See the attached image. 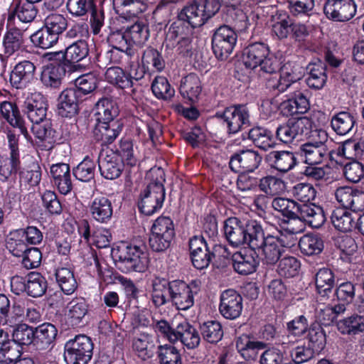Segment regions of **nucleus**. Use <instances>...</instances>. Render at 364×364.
<instances>
[{
    "label": "nucleus",
    "instance_id": "f257e3e1",
    "mask_svg": "<svg viewBox=\"0 0 364 364\" xmlns=\"http://www.w3.org/2000/svg\"><path fill=\"white\" fill-rule=\"evenodd\" d=\"M147 186L141 194L138 206L146 215H151L159 210L165 199V173L160 167L151 168L146 175Z\"/></svg>",
    "mask_w": 364,
    "mask_h": 364
},
{
    "label": "nucleus",
    "instance_id": "f03ea898",
    "mask_svg": "<svg viewBox=\"0 0 364 364\" xmlns=\"http://www.w3.org/2000/svg\"><path fill=\"white\" fill-rule=\"evenodd\" d=\"M262 225L255 220H245L237 217H230L224 221L223 230L226 240L232 247L247 245L250 248L252 242L258 235Z\"/></svg>",
    "mask_w": 364,
    "mask_h": 364
},
{
    "label": "nucleus",
    "instance_id": "7ed1b4c3",
    "mask_svg": "<svg viewBox=\"0 0 364 364\" xmlns=\"http://www.w3.org/2000/svg\"><path fill=\"white\" fill-rule=\"evenodd\" d=\"M117 267L124 273L143 272L148 264L144 247L128 242H121L112 251Z\"/></svg>",
    "mask_w": 364,
    "mask_h": 364
},
{
    "label": "nucleus",
    "instance_id": "20e7f679",
    "mask_svg": "<svg viewBox=\"0 0 364 364\" xmlns=\"http://www.w3.org/2000/svg\"><path fill=\"white\" fill-rule=\"evenodd\" d=\"M227 251L225 246L215 245L210 250L203 236H193L189 240V252L192 264L197 269H204L209 267L212 259L216 254L224 253Z\"/></svg>",
    "mask_w": 364,
    "mask_h": 364
},
{
    "label": "nucleus",
    "instance_id": "39448f33",
    "mask_svg": "<svg viewBox=\"0 0 364 364\" xmlns=\"http://www.w3.org/2000/svg\"><path fill=\"white\" fill-rule=\"evenodd\" d=\"M180 93L186 100V106L182 104L174 105V111L178 114H199L196 103L202 92V85L199 77L195 73H190L183 77L180 85Z\"/></svg>",
    "mask_w": 364,
    "mask_h": 364
},
{
    "label": "nucleus",
    "instance_id": "423d86ee",
    "mask_svg": "<svg viewBox=\"0 0 364 364\" xmlns=\"http://www.w3.org/2000/svg\"><path fill=\"white\" fill-rule=\"evenodd\" d=\"M93 343L85 335L76 336L65 345L64 358L67 364H87L92 356Z\"/></svg>",
    "mask_w": 364,
    "mask_h": 364
},
{
    "label": "nucleus",
    "instance_id": "0eeeda50",
    "mask_svg": "<svg viewBox=\"0 0 364 364\" xmlns=\"http://www.w3.org/2000/svg\"><path fill=\"white\" fill-rule=\"evenodd\" d=\"M258 238L252 242L250 248L260 252L262 260L269 264H274L282 256L284 248L279 239L272 235H265L263 228L259 230Z\"/></svg>",
    "mask_w": 364,
    "mask_h": 364
},
{
    "label": "nucleus",
    "instance_id": "6e6552de",
    "mask_svg": "<svg viewBox=\"0 0 364 364\" xmlns=\"http://www.w3.org/2000/svg\"><path fill=\"white\" fill-rule=\"evenodd\" d=\"M237 34L228 25H222L214 32L212 37V49L220 60H227L236 46Z\"/></svg>",
    "mask_w": 364,
    "mask_h": 364
},
{
    "label": "nucleus",
    "instance_id": "1a4fd4ad",
    "mask_svg": "<svg viewBox=\"0 0 364 364\" xmlns=\"http://www.w3.org/2000/svg\"><path fill=\"white\" fill-rule=\"evenodd\" d=\"M262 156L252 149H241L234 153L230 159L229 166L237 173H253L261 165Z\"/></svg>",
    "mask_w": 364,
    "mask_h": 364
},
{
    "label": "nucleus",
    "instance_id": "9d476101",
    "mask_svg": "<svg viewBox=\"0 0 364 364\" xmlns=\"http://www.w3.org/2000/svg\"><path fill=\"white\" fill-rule=\"evenodd\" d=\"M28 119L32 123L31 130L35 136L42 142L43 149H53L55 142V132L51 127V121L44 116L27 115Z\"/></svg>",
    "mask_w": 364,
    "mask_h": 364
},
{
    "label": "nucleus",
    "instance_id": "9b49d317",
    "mask_svg": "<svg viewBox=\"0 0 364 364\" xmlns=\"http://www.w3.org/2000/svg\"><path fill=\"white\" fill-rule=\"evenodd\" d=\"M323 12L326 16L336 21H347L355 14L356 6L354 0H325Z\"/></svg>",
    "mask_w": 364,
    "mask_h": 364
},
{
    "label": "nucleus",
    "instance_id": "f8f14e48",
    "mask_svg": "<svg viewBox=\"0 0 364 364\" xmlns=\"http://www.w3.org/2000/svg\"><path fill=\"white\" fill-rule=\"evenodd\" d=\"M294 220H299L309 226L318 228L326 221L323 208L314 203H298Z\"/></svg>",
    "mask_w": 364,
    "mask_h": 364
},
{
    "label": "nucleus",
    "instance_id": "ddd939ff",
    "mask_svg": "<svg viewBox=\"0 0 364 364\" xmlns=\"http://www.w3.org/2000/svg\"><path fill=\"white\" fill-rule=\"evenodd\" d=\"M7 247L16 257L23 256L22 264L28 269L37 268L40 266L42 259V253L37 247L25 249L22 241L14 240L10 238L7 242Z\"/></svg>",
    "mask_w": 364,
    "mask_h": 364
},
{
    "label": "nucleus",
    "instance_id": "4468645a",
    "mask_svg": "<svg viewBox=\"0 0 364 364\" xmlns=\"http://www.w3.org/2000/svg\"><path fill=\"white\" fill-rule=\"evenodd\" d=\"M232 262L236 272L242 275H248L256 272L259 259L257 252L250 248L235 252L232 256Z\"/></svg>",
    "mask_w": 364,
    "mask_h": 364
},
{
    "label": "nucleus",
    "instance_id": "2eb2a0df",
    "mask_svg": "<svg viewBox=\"0 0 364 364\" xmlns=\"http://www.w3.org/2000/svg\"><path fill=\"white\" fill-rule=\"evenodd\" d=\"M242 307V298L236 291L228 289L222 293L219 311L224 318L230 320L238 318Z\"/></svg>",
    "mask_w": 364,
    "mask_h": 364
},
{
    "label": "nucleus",
    "instance_id": "dca6fc26",
    "mask_svg": "<svg viewBox=\"0 0 364 364\" xmlns=\"http://www.w3.org/2000/svg\"><path fill=\"white\" fill-rule=\"evenodd\" d=\"M124 163L120 161L117 153L101 152L98 157L99 170L102 177L114 180L120 176L123 171Z\"/></svg>",
    "mask_w": 364,
    "mask_h": 364
},
{
    "label": "nucleus",
    "instance_id": "f3484780",
    "mask_svg": "<svg viewBox=\"0 0 364 364\" xmlns=\"http://www.w3.org/2000/svg\"><path fill=\"white\" fill-rule=\"evenodd\" d=\"M134 50H123L110 48L102 50L96 57L97 65L100 68H106L111 64L129 65L134 55Z\"/></svg>",
    "mask_w": 364,
    "mask_h": 364
},
{
    "label": "nucleus",
    "instance_id": "a211bd4d",
    "mask_svg": "<svg viewBox=\"0 0 364 364\" xmlns=\"http://www.w3.org/2000/svg\"><path fill=\"white\" fill-rule=\"evenodd\" d=\"M173 284V287L171 289V302L178 310L186 311L192 307L194 304V294L197 292L196 286H195L196 290L193 291L191 286L183 281L177 280V282Z\"/></svg>",
    "mask_w": 364,
    "mask_h": 364
},
{
    "label": "nucleus",
    "instance_id": "6ab92c4d",
    "mask_svg": "<svg viewBox=\"0 0 364 364\" xmlns=\"http://www.w3.org/2000/svg\"><path fill=\"white\" fill-rule=\"evenodd\" d=\"M180 340L188 349H195L200 343V335L196 328L186 321H183L175 328V333L170 336V342Z\"/></svg>",
    "mask_w": 364,
    "mask_h": 364
},
{
    "label": "nucleus",
    "instance_id": "aec40b11",
    "mask_svg": "<svg viewBox=\"0 0 364 364\" xmlns=\"http://www.w3.org/2000/svg\"><path fill=\"white\" fill-rule=\"evenodd\" d=\"M35 65L29 60L16 64L10 74V82L17 89L25 88L34 78Z\"/></svg>",
    "mask_w": 364,
    "mask_h": 364
},
{
    "label": "nucleus",
    "instance_id": "412c9836",
    "mask_svg": "<svg viewBox=\"0 0 364 364\" xmlns=\"http://www.w3.org/2000/svg\"><path fill=\"white\" fill-rule=\"evenodd\" d=\"M270 53L269 46L263 42H255L246 46L242 52V60L247 68L257 69L258 65Z\"/></svg>",
    "mask_w": 364,
    "mask_h": 364
},
{
    "label": "nucleus",
    "instance_id": "4be33fe9",
    "mask_svg": "<svg viewBox=\"0 0 364 364\" xmlns=\"http://www.w3.org/2000/svg\"><path fill=\"white\" fill-rule=\"evenodd\" d=\"M235 346L241 356L245 360L250 361L255 360L259 351L266 349L267 343L256 341L250 336L243 334L236 339Z\"/></svg>",
    "mask_w": 364,
    "mask_h": 364
},
{
    "label": "nucleus",
    "instance_id": "5701e85b",
    "mask_svg": "<svg viewBox=\"0 0 364 364\" xmlns=\"http://www.w3.org/2000/svg\"><path fill=\"white\" fill-rule=\"evenodd\" d=\"M91 218L99 223L107 224L112 218L113 206L112 201L105 196L95 198L89 205Z\"/></svg>",
    "mask_w": 364,
    "mask_h": 364
},
{
    "label": "nucleus",
    "instance_id": "b1692460",
    "mask_svg": "<svg viewBox=\"0 0 364 364\" xmlns=\"http://www.w3.org/2000/svg\"><path fill=\"white\" fill-rule=\"evenodd\" d=\"M53 183L61 194L66 195L73 189L70 166L68 164L58 163L50 166Z\"/></svg>",
    "mask_w": 364,
    "mask_h": 364
},
{
    "label": "nucleus",
    "instance_id": "393cba45",
    "mask_svg": "<svg viewBox=\"0 0 364 364\" xmlns=\"http://www.w3.org/2000/svg\"><path fill=\"white\" fill-rule=\"evenodd\" d=\"M66 74L65 65L50 63L43 68L41 80L44 86L53 89H60Z\"/></svg>",
    "mask_w": 364,
    "mask_h": 364
},
{
    "label": "nucleus",
    "instance_id": "a878e982",
    "mask_svg": "<svg viewBox=\"0 0 364 364\" xmlns=\"http://www.w3.org/2000/svg\"><path fill=\"white\" fill-rule=\"evenodd\" d=\"M267 160L273 168L284 173L292 169L297 163L296 154L288 151H271Z\"/></svg>",
    "mask_w": 364,
    "mask_h": 364
},
{
    "label": "nucleus",
    "instance_id": "bb28decb",
    "mask_svg": "<svg viewBox=\"0 0 364 364\" xmlns=\"http://www.w3.org/2000/svg\"><path fill=\"white\" fill-rule=\"evenodd\" d=\"M57 328L50 323H44L35 328L34 348L38 350L50 348L56 338Z\"/></svg>",
    "mask_w": 364,
    "mask_h": 364
},
{
    "label": "nucleus",
    "instance_id": "cd10ccee",
    "mask_svg": "<svg viewBox=\"0 0 364 364\" xmlns=\"http://www.w3.org/2000/svg\"><path fill=\"white\" fill-rule=\"evenodd\" d=\"M177 280L171 282L167 281L166 279L156 278L152 283V301L156 306H161L171 301L172 298V290L173 284Z\"/></svg>",
    "mask_w": 364,
    "mask_h": 364
},
{
    "label": "nucleus",
    "instance_id": "c85d7f7f",
    "mask_svg": "<svg viewBox=\"0 0 364 364\" xmlns=\"http://www.w3.org/2000/svg\"><path fill=\"white\" fill-rule=\"evenodd\" d=\"M306 70L309 74L306 80L307 85L313 89H321L327 80L326 63L318 59L309 63Z\"/></svg>",
    "mask_w": 364,
    "mask_h": 364
},
{
    "label": "nucleus",
    "instance_id": "c756f323",
    "mask_svg": "<svg viewBox=\"0 0 364 364\" xmlns=\"http://www.w3.org/2000/svg\"><path fill=\"white\" fill-rule=\"evenodd\" d=\"M178 18L180 21L187 22L193 28L200 27L207 21L197 0H193L184 6L178 13Z\"/></svg>",
    "mask_w": 364,
    "mask_h": 364
},
{
    "label": "nucleus",
    "instance_id": "7c9ffc66",
    "mask_svg": "<svg viewBox=\"0 0 364 364\" xmlns=\"http://www.w3.org/2000/svg\"><path fill=\"white\" fill-rule=\"evenodd\" d=\"M338 331L343 335L354 336L364 333V315L352 314L337 322Z\"/></svg>",
    "mask_w": 364,
    "mask_h": 364
},
{
    "label": "nucleus",
    "instance_id": "2f4dec72",
    "mask_svg": "<svg viewBox=\"0 0 364 364\" xmlns=\"http://www.w3.org/2000/svg\"><path fill=\"white\" fill-rule=\"evenodd\" d=\"M315 283L318 294L326 300L332 294L335 284L333 272L328 268L320 269L315 275Z\"/></svg>",
    "mask_w": 364,
    "mask_h": 364
},
{
    "label": "nucleus",
    "instance_id": "473e14b6",
    "mask_svg": "<svg viewBox=\"0 0 364 364\" xmlns=\"http://www.w3.org/2000/svg\"><path fill=\"white\" fill-rule=\"evenodd\" d=\"M88 304L83 297L73 299L66 306L67 316L72 326H78L88 313Z\"/></svg>",
    "mask_w": 364,
    "mask_h": 364
},
{
    "label": "nucleus",
    "instance_id": "72a5a7b5",
    "mask_svg": "<svg viewBox=\"0 0 364 364\" xmlns=\"http://www.w3.org/2000/svg\"><path fill=\"white\" fill-rule=\"evenodd\" d=\"M117 117V115H104V117L97 119L96 127L100 131L103 129L107 132L106 135L109 143H112L117 137L124 126L123 119H118Z\"/></svg>",
    "mask_w": 364,
    "mask_h": 364
},
{
    "label": "nucleus",
    "instance_id": "f704fd0d",
    "mask_svg": "<svg viewBox=\"0 0 364 364\" xmlns=\"http://www.w3.org/2000/svg\"><path fill=\"white\" fill-rule=\"evenodd\" d=\"M77 92L74 89H65L60 95L58 99L57 108L58 114H77L80 110V106L77 102Z\"/></svg>",
    "mask_w": 364,
    "mask_h": 364
},
{
    "label": "nucleus",
    "instance_id": "c9c22d12",
    "mask_svg": "<svg viewBox=\"0 0 364 364\" xmlns=\"http://www.w3.org/2000/svg\"><path fill=\"white\" fill-rule=\"evenodd\" d=\"M331 222L335 228L341 232H349L357 228L352 213L345 208L335 209L331 214Z\"/></svg>",
    "mask_w": 364,
    "mask_h": 364
},
{
    "label": "nucleus",
    "instance_id": "e433bc0d",
    "mask_svg": "<svg viewBox=\"0 0 364 364\" xmlns=\"http://www.w3.org/2000/svg\"><path fill=\"white\" fill-rule=\"evenodd\" d=\"M299 247L301 253L307 256H312L320 254L323 251L324 245L319 235L306 234L300 238Z\"/></svg>",
    "mask_w": 364,
    "mask_h": 364
},
{
    "label": "nucleus",
    "instance_id": "4c0bfd02",
    "mask_svg": "<svg viewBox=\"0 0 364 364\" xmlns=\"http://www.w3.org/2000/svg\"><path fill=\"white\" fill-rule=\"evenodd\" d=\"M301 151L305 158V162L309 165H316L323 161L330 151L328 147L319 146L306 142L301 146Z\"/></svg>",
    "mask_w": 364,
    "mask_h": 364
},
{
    "label": "nucleus",
    "instance_id": "58836bf2",
    "mask_svg": "<svg viewBox=\"0 0 364 364\" xmlns=\"http://www.w3.org/2000/svg\"><path fill=\"white\" fill-rule=\"evenodd\" d=\"M106 80L121 89L132 87L134 82L132 81L131 74L127 73L119 67L112 66L105 72Z\"/></svg>",
    "mask_w": 364,
    "mask_h": 364
},
{
    "label": "nucleus",
    "instance_id": "ea45409f",
    "mask_svg": "<svg viewBox=\"0 0 364 364\" xmlns=\"http://www.w3.org/2000/svg\"><path fill=\"white\" fill-rule=\"evenodd\" d=\"M26 294L33 298L42 296L46 291L48 284L39 272H31L27 274Z\"/></svg>",
    "mask_w": 364,
    "mask_h": 364
},
{
    "label": "nucleus",
    "instance_id": "a19ab883",
    "mask_svg": "<svg viewBox=\"0 0 364 364\" xmlns=\"http://www.w3.org/2000/svg\"><path fill=\"white\" fill-rule=\"evenodd\" d=\"M248 136L256 146L264 151H267L275 145L271 132L262 127L251 129L248 132Z\"/></svg>",
    "mask_w": 364,
    "mask_h": 364
},
{
    "label": "nucleus",
    "instance_id": "79ce46f5",
    "mask_svg": "<svg viewBox=\"0 0 364 364\" xmlns=\"http://www.w3.org/2000/svg\"><path fill=\"white\" fill-rule=\"evenodd\" d=\"M56 282L65 294H73L77 289V282L73 272L70 268L60 267L55 270Z\"/></svg>",
    "mask_w": 364,
    "mask_h": 364
},
{
    "label": "nucleus",
    "instance_id": "37998d69",
    "mask_svg": "<svg viewBox=\"0 0 364 364\" xmlns=\"http://www.w3.org/2000/svg\"><path fill=\"white\" fill-rule=\"evenodd\" d=\"M38 9L35 3L28 0L19 1L15 4L13 14L23 23L32 22L37 16Z\"/></svg>",
    "mask_w": 364,
    "mask_h": 364
},
{
    "label": "nucleus",
    "instance_id": "c03bdc74",
    "mask_svg": "<svg viewBox=\"0 0 364 364\" xmlns=\"http://www.w3.org/2000/svg\"><path fill=\"white\" fill-rule=\"evenodd\" d=\"M307 339L309 348L316 352L322 350L326 343V333L320 323H313L308 328Z\"/></svg>",
    "mask_w": 364,
    "mask_h": 364
},
{
    "label": "nucleus",
    "instance_id": "a18cd8bd",
    "mask_svg": "<svg viewBox=\"0 0 364 364\" xmlns=\"http://www.w3.org/2000/svg\"><path fill=\"white\" fill-rule=\"evenodd\" d=\"M200 334L203 339L210 343H216L223 336V330L220 322L208 321L200 325Z\"/></svg>",
    "mask_w": 364,
    "mask_h": 364
},
{
    "label": "nucleus",
    "instance_id": "49530a36",
    "mask_svg": "<svg viewBox=\"0 0 364 364\" xmlns=\"http://www.w3.org/2000/svg\"><path fill=\"white\" fill-rule=\"evenodd\" d=\"M23 33L18 28L9 30L4 36L3 44L5 53L12 55L23 46Z\"/></svg>",
    "mask_w": 364,
    "mask_h": 364
},
{
    "label": "nucleus",
    "instance_id": "de8ad7c7",
    "mask_svg": "<svg viewBox=\"0 0 364 364\" xmlns=\"http://www.w3.org/2000/svg\"><path fill=\"white\" fill-rule=\"evenodd\" d=\"M127 39L130 43L142 44L149 37V29L148 26L142 21H136L125 29Z\"/></svg>",
    "mask_w": 364,
    "mask_h": 364
},
{
    "label": "nucleus",
    "instance_id": "09e8293b",
    "mask_svg": "<svg viewBox=\"0 0 364 364\" xmlns=\"http://www.w3.org/2000/svg\"><path fill=\"white\" fill-rule=\"evenodd\" d=\"M12 341L16 345L31 346L34 347L35 328L25 323L18 324L12 333Z\"/></svg>",
    "mask_w": 364,
    "mask_h": 364
},
{
    "label": "nucleus",
    "instance_id": "8fccbe9b",
    "mask_svg": "<svg viewBox=\"0 0 364 364\" xmlns=\"http://www.w3.org/2000/svg\"><path fill=\"white\" fill-rule=\"evenodd\" d=\"M89 53V48L85 41H77L69 46L65 50L68 64L77 63L85 58Z\"/></svg>",
    "mask_w": 364,
    "mask_h": 364
},
{
    "label": "nucleus",
    "instance_id": "3c124183",
    "mask_svg": "<svg viewBox=\"0 0 364 364\" xmlns=\"http://www.w3.org/2000/svg\"><path fill=\"white\" fill-rule=\"evenodd\" d=\"M297 205L298 203L295 200L285 198H275L272 201L273 209L280 212L284 217L288 218V220L285 221L287 224L290 223V220H294Z\"/></svg>",
    "mask_w": 364,
    "mask_h": 364
},
{
    "label": "nucleus",
    "instance_id": "603ef678",
    "mask_svg": "<svg viewBox=\"0 0 364 364\" xmlns=\"http://www.w3.org/2000/svg\"><path fill=\"white\" fill-rule=\"evenodd\" d=\"M59 37L51 33L46 27H43L31 36V42L37 47L48 49L53 47L58 41Z\"/></svg>",
    "mask_w": 364,
    "mask_h": 364
},
{
    "label": "nucleus",
    "instance_id": "864d4df0",
    "mask_svg": "<svg viewBox=\"0 0 364 364\" xmlns=\"http://www.w3.org/2000/svg\"><path fill=\"white\" fill-rule=\"evenodd\" d=\"M141 63L148 70L154 68L161 71L165 67V61L161 53L152 47H148L143 53Z\"/></svg>",
    "mask_w": 364,
    "mask_h": 364
},
{
    "label": "nucleus",
    "instance_id": "5fc2aeb1",
    "mask_svg": "<svg viewBox=\"0 0 364 364\" xmlns=\"http://www.w3.org/2000/svg\"><path fill=\"white\" fill-rule=\"evenodd\" d=\"M299 261L293 256H287L279 261L277 272L281 277L292 278L299 274Z\"/></svg>",
    "mask_w": 364,
    "mask_h": 364
},
{
    "label": "nucleus",
    "instance_id": "6e6d98bb",
    "mask_svg": "<svg viewBox=\"0 0 364 364\" xmlns=\"http://www.w3.org/2000/svg\"><path fill=\"white\" fill-rule=\"evenodd\" d=\"M21 355L20 350L11 340L0 346V364H14Z\"/></svg>",
    "mask_w": 364,
    "mask_h": 364
},
{
    "label": "nucleus",
    "instance_id": "4d7b16f0",
    "mask_svg": "<svg viewBox=\"0 0 364 364\" xmlns=\"http://www.w3.org/2000/svg\"><path fill=\"white\" fill-rule=\"evenodd\" d=\"M364 151V143L354 140H346L338 149V154L346 159L360 158Z\"/></svg>",
    "mask_w": 364,
    "mask_h": 364
},
{
    "label": "nucleus",
    "instance_id": "13d9d810",
    "mask_svg": "<svg viewBox=\"0 0 364 364\" xmlns=\"http://www.w3.org/2000/svg\"><path fill=\"white\" fill-rule=\"evenodd\" d=\"M287 122L298 139L303 136H307L313 127L311 119L306 116L291 117Z\"/></svg>",
    "mask_w": 364,
    "mask_h": 364
},
{
    "label": "nucleus",
    "instance_id": "bf43d9fd",
    "mask_svg": "<svg viewBox=\"0 0 364 364\" xmlns=\"http://www.w3.org/2000/svg\"><path fill=\"white\" fill-rule=\"evenodd\" d=\"M355 123L353 115H334L331 120L333 129L340 135L349 133L354 127Z\"/></svg>",
    "mask_w": 364,
    "mask_h": 364
},
{
    "label": "nucleus",
    "instance_id": "052dcab7",
    "mask_svg": "<svg viewBox=\"0 0 364 364\" xmlns=\"http://www.w3.org/2000/svg\"><path fill=\"white\" fill-rule=\"evenodd\" d=\"M154 95L159 99L168 100L174 95V89L171 87L168 80L162 76L156 77L151 84Z\"/></svg>",
    "mask_w": 364,
    "mask_h": 364
},
{
    "label": "nucleus",
    "instance_id": "680f3d73",
    "mask_svg": "<svg viewBox=\"0 0 364 364\" xmlns=\"http://www.w3.org/2000/svg\"><path fill=\"white\" fill-rule=\"evenodd\" d=\"M259 187L267 195L274 196L283 191L284 183L279 178L267 176L259 180Z\"/></svg>",
    "mask_w": 364,
    "mask_h": 364
},
{
    "label": "nucleus",
    "instance_id": "e2e57ef3",
    "mask_svg": "<svg viewBox=\"0 0 364 364\" xmlns=\"http://www.w3.org/2000/svg\"><path fill=\"white\" fill-rule=\"evenodd\" d=\"M302 68L290 63H285L279 70L282 80L288 88L292 83L300 80L304 75Z\"/></svg>",
    "mask_w": 364,
    "mask_h": 364
},
{
    "label": "nucleus",
    "instance_id": "0e129e2a",
    "mask_svg": "<svg viewBox=\"0 0 364 364\" xmlns=\"http://www.w3.org/2000/svg\"><path fill=\"white\" fill-rule=\"evenodd\" d=\"M316 193L315 188L309 183H299L291 189L294 198L302 203H311V201L316 198Z\"/></svg>",
    "mask_w": 364,
    "mask_h": 364
},
{
    "label": "nucleus",
    "instance_id": "69168bd1",
    "mask_svg": "<svg viewBox=\"0 0 364 364\" xmlns=\"http://www.w3.org/2000/svg\"><path fill=\"white\" fill-rule=\"evenodd\" d=\"M356 285L351 282H343L336 288L334 294L338 302L351 304L355 297Z\"/></svg>",
    "mask_w": 364,
    "mask_h": 364
},
{
    "label": "nucleus",
    "instance_id": "338daca9",
    "mask_svg": "<svg viewBox=\"0 0 364 364\" xmlns=\"http://www.w3.org/2000/svg\"><path fill=\"white\" fill-rule=\"evenodd\" d=\"M95 171V163L86 157L74 169L73 175L81 181H90L94 178Z\"/></svg>",
    "mask_w": 364,
    "mask_h": 364
},
{
    "label": "nucleus",
    "instance_id": "774afa93",
    "mask_svg": "<svg viewBox=\"0 0 364 364\" xmlns=\"http://www.w3.org/2000/svg\"><path fill=\"white\" fill-rule=\"evenodd\" d=\"M158 356L161 364H181V357L178 349L172 345L159 346Z\"/></svg>",
    "mask_w": 364,
    "mask_h": 364
}]
</instances>
